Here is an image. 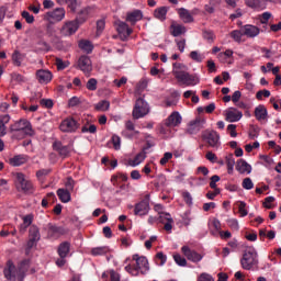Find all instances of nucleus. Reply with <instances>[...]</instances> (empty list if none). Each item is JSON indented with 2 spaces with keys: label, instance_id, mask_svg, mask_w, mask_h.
<instances>
[{
  "label": "nucleus",
  "instance_id": "f257e3e1",
  "mask_svg": "<svg viewBox=\"0 0 281 281\" xmlns=\"http://www.w3.org/2000/svg\"><path fill=\"white\" fill-rule=\"evenodd\" d=\"M30 269V259L22 260L18 268L14 266L12 261L7 262V267L4 268V277L10 281H23L25 280V273Z\"/></svg>",
  "mask_w": 281,
  "mask_h": 281
},
{
  "label": "nucleus",
  "instance_id": "f03ea898",
  "mask_svg": "<svg viewBox=\"0 0 281 281\" xmlns=\"http://www.w3.org/2000/svg\"><path fill=\"white\" fill-rule=\"evenodd\" d=\"M11 133H14V137L18 139H25V137H33L34 128H32V123L26 119H21L10 126Z\"/></svg>",
  "mask_w": 281,
  "mask_h": 281
},
{
  "label": "nucleus",
  "instance_id": "7ed1b4c3",
  "mask_svg": "<svg viewBox=\"0 0 281 281\" xmlns=\"http://www.w3.org/2000/svg\"><path fill=\"white\" fill-rule=\"evenodd\" d=\"M241 269L246 271H251L254 267L258 265V252L256 248L248 247L244 250L243 257L240 259Z\"/></svg>",
  "mask_w": 281,
  "mask_h": 281
},
{
  "label": "nucleus",
  "instance_id": "20e7f679",
  "mask_svg": "<svg viewBox=\"0 0 281 281\" xmlns=\"http://www.w3.org/2000/svg\"><path fill=\"white\" fill-rule=\"evenodd\" d=\"M15 188L24 194H34V184L32 181L25 179V175L21 172L15 173Z\"/></svg>",
  "mask_w": 281,
  "mask_h": 281
},
{
  "label": "nucleus",
  "instance_id": "39448f33",
  "mask_svg": "<svg viewBox=\"0 0 281 281\" xmlns=\"http://www.w3.org/2000/svg\"><path fill=\"white\" fill-rule=\"evenodd\" d=\"M150 112V108L148 106V102H146L143 98H138L134 105L132 115L135 120H140V117H146Z\"/></svg>",
  "mask_w": 281,
  "mask_h": 281
},
{
  "label": "nucleus",
  "instance_id": "423d86ee",
  "mask_svg": "<svg viewBox=\"0 0 281 281\" xmlns=\"http://www.w3.org/2000/svg\"><path fill=\"white\" fill-rule=\"evenodd\" d=\"M45 232H47V238H52L53 240H58L60 236H65L66 234H69V231L63 226H58L53 223L46 224L44 227Z\"/></svg>",
  "mask_w": 281,
  "mask_h": 281
},
{
  "label": "nucleus",
  "instance_id": "0eeeda50",
  "mask_svg": "<svg viewBox=\"0 0 281 281\" xmlns=\"http://www.w3.org/2000/svg\"><path fill=\"white\" fill-rule=\"evenodd\" d=\"M202 139L204 142H206V144L211 147V148H221V135L217 134L216 131H210L206 130L202 133Z\"/></svg>",
  "mask_w": 281,
  "mask_h": 281
},
{
  "label": "nucleus",
  "instance_id": "6e6552de",
  "mask_svg": "<svg viewBox=\"0 0 281 281\" xmlns=\"http://www.w3.org/2000/svg\"><path fill=\"white\" fill-rule=\"evenodd\" d=\"M75 67L82 71L85 76H91V71H93V64L91 63V58L87 55H81Z\"/></svg>",
  "mask_w": 281,
  "mask_h": 281
},
{
  "label": "nucleus",
  "instance_id": "1a4fd4ad",
  "mask_svg": "<svg viewBox=\"0 0 281 281\" xmlns=\"http://www.w3.org/2000/svg\"><path fill=\"white\" fill-rule=\"evenodd\" d=\"M53 150L58 153L59 157H61L63 159H67V157L71 155V150H74V144L70 143L68 145H63V142L55 140L53 143Z\"/></svg>",
  "mask_w": 281,
  "mask_h": 281
},
{
  "label": "nucleus",
  "instance_id": "9d476101",
  "mask_svg": "<svg viewBox=\"0 0 281 281\" xmlns=\"http://www.w3.org/2000/svg\"><path fill=\"white\" fill-rule=\"evenodd\" d=\"M79 128L80 123H78L74 117L65 119L59 125V131H61V133H76Z\"/></svg>",
  "mask_w": 281,
  "mask_h": 281
},
{
  "label": "nucleus",
  "instance_id": "9b49d317",
  "mask_svg": "<svg viewBox=\"0 0 281 281\" xmlns=\"http://www.w3.org/2000/svg\"><path fill=\"white\" fill-rule=\"evenodd\" d=\"M148 212H150V196L146 195L144 200L135 204L134 215L146 216Z\"/></svg>",
  "mask_w": 281,
  "mask_h": 281
},
{
  "label": "nucleus",
  "instance_id": "f8f14e48",
  "mask_svg": "<svg viewBox=\"0 0 281 281\" xmlns=\"http://www.w3.org/2000/svg\"><path fill=\"white\" fill-rule=\"evenodd\" d=\"M79 29L80 25L78 24V21L71 20L66 21L59 32L61 36H74V34H76Z\"/></svg>",
  "mask_w": 281,
  "mask_h": 281
},
{
  "label": "nucleus",
  "instance_id": "ddd939ff",
  "mask_svg": "<svg viewBox=\"0 0 281 281\" xmlns=\"http://www.w3.org/2000/svg\"><path fill=\"white\" fill-rule=\"evenodd\" d=\"M65 9L57 8L53 11H48L44 15V21H48V23H59V21H63V19H65Z\"/></svg>",
  "mask_w": 281,
  "mask_h": 281
},
{
  "label": "nucleus",
  "instance_id": "4468645a",
  "mask_svg": "<svg viewBox=\"0 0 281 281\" xmlns=\"http://www.w3.org/2000/svg\"><path fill=\"white\" fill-rule=\"evenodd\" d=\"M203 124H205V120L198 116L195 120L191 121L187 127V133L189 135H196L201 133L203 128Z\"/></svg>",
  "mask_w": 281,
  "mask_h": 281
},
{
  "label": "nucleus",
  "instance_id": "2eb2a0df",
  "mask_svg": "<svg viewBox=\"0 0 281 281\" xmlns=\"http://www.w3.org/2000/svg\"><path fill=\"white\" fill-rule=\"evenodd\" d=\"M132 259L135 260L136 268L140 270V273L143 276H146V273L150 271V266L146 257H139V255H133Z\"/></svg>",
  "mask_w": 281,
  "mask_h": 281
},
{
  "label": "nucleus",
  "instance_id": "dca6fc26",
  "mask_svg": "<svg viewBox=\"0 0 281 281\" xmlns=\"http://www.w3.org/2000/svg\"><path fill=\"white\" fill-rule=\"evenodd\" d=\"M181 251L191 262H201L203 260V255L190 249L188 246H183Z\"/></svg>",
  "mask_w": 281,
  "mask_h": 281
},
{
  "label": "nucleus",
  "instance_id": "f3484780",
  "mask_svg": "<svg viewBox=\"0 0 281 281\" xmlns=\"http://www.w3.org/2000/svg\"><path fill=\"white\" fill-rule=\"evenodd\" d=\"M53 78L54 75H52V71L47 69H40L36 71V79L40 85H49Z\"/></svg>",
  "mask_w": 281,
  "mask_h": 281
},
{
  "label": "nucleus",
  "instance_id": "a211bd4d",
  "mask_svg": "<svg viewBox=\"0 0 281 281\" xmlns=\"http://www.w3.org/2000/svg\"><path fill=\"white\" fill-rule=\"evenodd\" d=\"M176 78L178 79V82H182V85H187V87H194V85L199 82L196 77L190 75L186 70Z\"/></svg>",
  "mask_w": 281,
  "mask_h": 281
},
{
  "label": "nucleus",
  "instance_id": "6ab92c4d",
  "mask_svg": "<svg viewBox=\"0 0 281 281\" xmlns=\"http://www.w3.org/2000/svg\"><path fill=\"white\" fill-rule=\"evenodd\" d=\"M241 32L247 38H256L260 34V29L256 25L246 24L241 26Z\"/></svg>",
  "mask_w": 281,
  "mask_h": 281
},
{
  "label": "nucleus",
  "instance_id": "aec40b11",
  "mask_svg": "<svg viewBox=\"0 0 281 281\" xmlns=\"http://www.w3.org/2000/svg\"><path fill=\"white\" fill-rule=\"evenodd\" d=\"M159 223H162L165 232H172V224L175 223V220H172V216H170V213H161L158 217Z\"/></svg>",
  "mask_w": 281,
  "mask_h": 281
},
{
  "label": "nucleus",
  "instance_id": "412c9836",
  "mask_svg": "<svg viewBox=\"0 0 281 281\" xmlns=\"http://www.w3.org/2000/svg\"><path fill=\"white\" fill-rule=\"evenodd\" d=\"M235 168L239 175H251V165L245 159L237 160Z\"/></svg>",
  "mask_w": 281,
  "mask_h": 281
},
{
  "label": "nucleus",
  "instance_id": "4be33fe9",
  "mask_svg": "<svg viewBox=\"0 0 281 281\" xmlns=\"http://www.w3.org/2000/svg\"><path fill=\"white\" fill-rule=\"evenodd\" d=\"M225 117L227 122H240L243 120V112L236 108H231L226 111Z\"/></svg>",
  "mask_w": 281,
  "mask_h": 281
},
{
  "label": "nucleus",
  "instance_id": "5701e85b",
  "mask_svg": "<svg viewBox=\"0 0 281 281\" xmlns=\"http://www.w3.org/2000/svg\"><path fill=\"white\" fill-rule=\"evenodd\" d=\"M93 10H94V7H86L78 13L75 20L79 25H82V23L87 22V19H89V15L93 14Z\"/></svg>",
  "mask_w": 281,
  "mask_h": 281
},
{
  "label": "nucleus",
  "instance_id": "b1692460",
  "mask_svg": "<svg viewBox=\"0 0 281 281\" xmlns=\"http://www.w3.org/2000/svg\"><path fill=\"white\" fill-rule=\"evenodd\" d=\"M142 19H144V13L139 9H136L132 12H127L126 14V21L127 23H131V25H135V23L142 21Z\"/></svg>",
  "mask_w": 281,
  "mask_h": 281
},
{
  "label": "nucleus",
  "instance_id": "393cba45",
  "mask_svg": "<svg viewBox=\"0 0 281 281\" xmlns=\"http://www.w3.org/2000/svg\"><path fill=\"white\" fill-rule=\"evenodd\" d=\"M181 114H179V112H173L165 121V126H167V128H170L172 126H179V124H181Z\"/></svg>",
  "mask_w": 281,
  "mask_h": 281
},
{
  "label": "nucleus",
  "instance_id": "a878e982",
  "mask_svg": "<svg viewBox=\"0 0 281 281\" xmlns=\"http://www.w3.org/2000/svg\"><path fill=\"white\" fill-rule=\"evenodd\" d=\"M116 31L123 38H128L133 34V29L128 27V24L126 22H117L116 24Z\"/></svg>",
  "mask_w": 281,
  "mask_h": 281
},
{
  "label": "nucleus",
  "instance_id": "bb28decb",
  "mask_svg": "<svg viewBox=\"0 0 281 281\" xmlns=\"http://www.w3.org/2000/svg\"><path fill=\"white\" fill-rule=\"evenodd\" d=\"M177 12L181 21L184 23H194V16H192V13L188 9L180 8L177 10Z\"/></svg>",
  "mask_w": 281,
  "mask_h": 281
},
{
  "label": "nucleus",
  "instance_id": "cd10ccee",
  "mask_svg": "<svg viewBox=\"0 0 281 281\" xmlns=\"http://www.w3.org/2000/svg\"><path fill=\"white\" fill-rule=\"evenodd\" d=\"M71 251V244L69 241H63L57 248L59 258H67Z\"/></svg>",
  "mask_w": 281,
  "mask_h": 281
},
{
  "label": "nucleus",
  "instance_id": "c85d7f7f",
  "mask_svg": "<svg viewBox=\"0 0 281 281\" xmlns=\"http://www.w3.org/2000/svg\"><path fill=\"white\" fill-rule=\"evenodd\" d=\"M170 30L171 35H173L175 37L181 36L182 34H186L188 32V29H186L184 25L175 23L170 25Z\"/></svg>",
  "mask_w": 281,
  "mask_h": 281
},
{
  "label": "nucleus",
  "instance_id": "c756f323",
  "mask_svg": "<svg viewBox=\"0 0 281 281\" xmlns=\"http://www.w3.org/2000/svg\"><path fill=\"white\" fill-rule=\"evenodd\" d=\"M9 122V114L0 115V137H4V135H8V127H5V124H8Z\"/></svg>",
  "mask_w": 281,
  "mask_h": 281
},
{
  "label": "nucleus",
  "instance_id": "7c9ffc66",
  "mask_svg": "<svg viewBox=\"0 0 281 281\" xmlns=\"http://www.w3.org/2000/svg\"><path fill=\"white\" fill-rule=\"evenodd\" d=\"M57 196L61 203H69V201H71V191L66 189H58Z\"/></svg>",
  "mask_w": 281,
  "mask_h": 281
},
{
  "label": "nucleus",
  "instance_id": "2f4dec72",
  "mask_svg": "<svg viewBox=\"0 0 281 281\" xmlns=\"http://www.w3.org/2000/svg\"><path fill=\"white\" fill-rule=\"evenodd\" d=\"M267 108H265V105H258L255 109V117L256 120H258V122H262V120H267Z\"/></svg>",
  "mask_w": 281,
  "mask_h": 281
},
{
  "label": "nucleus",
  "instance_id": "473e14b6",
  "mask_svg": "<svg viewBox=\"0 0 281 281\" xmlns=\"http://www.w3.org/2000/svg\"><path fill=\"white\" fill-rule=\"evenodd\" d=\"M245 3L248 8H252V10H265L267 8L262 0H245Z\"/></svg>",
  "mask_w": 281,
  "mask_h": 281
},
{
  "label": "nucleus",
  "instance_id": "72a5a7b5",
  "mask_svg": "<svg viewBox=\"0 0 281 281\" xmlns=\"http://www.w3.org/2000/svg\"><path fill=\"white\" fill-rule=\"evenodd\" d=\"M11 166H23V164H27V156L26 155H16L13 158H10Z\"/></svg>",
  "mask_w": 281,
  "mask_h": 281
},
{
  "label": "nucleus",
  "instance_id": "f704fd0d",
  "mask_svg": "<svg viewBox=\"0 0 281 281\" xmlns=\"http://www.w3.org/2000/svg\"><path fill=\"white\" fill-rule=\"evenodd\" d=\"M144 159H146V151H140L134 157V159L128 160V166L135 168V166H139Z\"/></svg>",
  "mask_w": 281,
  "mask_h": 281
},
{
  "label": "nucleus",
  "instance_id": "c9c22d12",
  "mask_svg": "<svg viewBox=\"0 0 281 281\" xmlns=\"http://www.w3.org/2000/svg\"><path fill=\"white\" fill-rule=\"evenodd\" d=\"M227 172L228 175H234V166H236V160L234 159V154H228L225 157Z\"/></svg>",
  "mask_w": 281,
  "mask_h": 281
},
{
  "label": "nucleus",
  "instance_id": "e433bc0d",
  "mask_svg": "<svg viewBox=\"0 0 281 281\" xmlns=\"http://www.w3.org/2000/svg\"><path fill=\"white\" fill-rule=\"evenodd\" d=\"M187 67L182 63H173L172 64V74L175 78H178L186 71Z\"/></svg>",
  "mask_w": 281,
  "mask_h": 281
},
{
  "label": "nucleus",
  "instance_id": "4c0bfd02",
  "mask_svg": "<svg viewBox=\"0 0 281 281\" xmlns=\"http://www.w3.org/2000/svg\"><path fill=\"white\" fill-rule=\"evenodd\" d=\"M166 14H168V8L166 7H160L154 12V16L159 21H166Z\"/></svg>",
  "mask_w": 281,
  "mask_h": 281
},
{
  "label": "nucleus",
  "instance_id": "58836bf2",
  "mask_svg": "<svg viewBox=\"0 0 281 281\" xmlns=\"http://www.w3.org/2000/svg\"><path fill=\"white\" fill-rule=\"evenodd\" d=\"M29 238L33 240H41V231L36 225H32L29 229Z\"/></svg>",
  "mask_w": 281,
  "mask_h": 281
},
{
  "label": "nucleus",
  "instance_id": "ea45409f",
  "mask_svg": "<svg viewBox=\"0 0 281 281\" xmlns=\"http://www.w3.org/2000/svg\"><path fill=\"white\" fill-rule=\"evenodd\" d=\"M79 47L87 54H91V52H93V44H91V42L87 40H81L79 42Z\"/></svg>",
  "mask_w": 281,
  "mask_h": 281
},
{
  "label": "nucleus",
  "instance_id": "a19ab883",
  "mask_svg": "<svg viewBox=\"0 0 281 281\" xmlns=\"http://www.w3.org/2000/svg\"><path fill=\"white\" fill-rule=\"evenodd\" d=\"M243 26H240V30H234L231 32V38L235 41V43H240L243 41Z\"/></svg>",
  "mask_w": 281,
  "mask_h": 281
},
{
  "label": "nucleus",
  "instance_id": "79ce46f5",
  "mask_svg": "<svg viewBox=\"0 0 281 281\" xmlns=\"http://www.w3.org/2000/svg\"><path fill=\"white\" fill-rule=\"evenodd\" d=\"M156 265L164 267L168 260V257L164 252H157L155 256Z\"/></svg>",
  "mask_w": 281,
  "mask_h": 281
},
{
  "label": "nucleus",
  "instance_id": "37998d69",
  "mask_svg": "<svg viewBox=\"0 0 281 281\" xmlns=\"http://www.w3.org/2000/svg\"><path fill=\"white\" fill-rule=\"evenodd\" d=\"M57 3L60 5H65L66 3V5H68V8L74 12L78 5V0H57Z\"/></svg>",
  "mask_w": 281,
  "mask_h": 281
},
{
  "label": "nucleus",
  "instance_id": "c03bdc74",
  "mask_svg": "<svg viewBox=\"0 0 281 281\" xmlns=\"http://www.w3.org/2000/svg\"><path fill=\"white\" fill-rule=\"evenodd\" d=\"M248 135L250 139H256L260 135V127L258 125H250Z\"/></svg>",
  "mask_w": 281,
  "mask_h": 281
},
{
  "label": "nucleus",
  "instance_id": "a18cd8bd",
  "mask_svg": "<svg viewBox=\"0 0 281 281\" xmlns=\"http://www.w3.org/2000/svg\"><path fill=\"white\" fill-rule=\"evenodd\" d=\"M111 106V103L106 100H102L100 101L97 105H95V110L97 111H109V108Z\"/></svg>",
  "mask_w": 281,
  "mask_h": 281
},
{
  "label": "nucleus",
  "instance_id": "49530a36",
  "mask_svg": "<svg viewBox=\"0 0 281 281\" xmlns=\"http://www.w3.org/2000/svg\"><path fill=\"white\" fill-rule=\"evenodd\" d=\"M173 260L179 267H186L188 265V260L179 254L173 255Z\"/></svg>",
  "mask_w": 281,
  "mask_h": 281
},
{
  "label": "nucleus",
  "instance_id": "de8ad7c7",
  "mask_svg": "<svg viewBox=\"0 0 281 281\" xmlns=\"http://www.w3.org/2000/svg\"><path fill=\"white\" fill-rule=\"evenodd\" d=\"M104 27H106V21L104 19H100L97 21V36H100L102 32H104Z\"/></svg>",
  "mask_w": 281,
  "mask_h": 281
},
{
  "label": "nucleus",
  "instance_id": "09e8293b",
  "mask_svg": "<svg viewBox=\"0 0 281 281\" xmlns=\"http://www.w3.org/2000/svg\"><path fill=\"white\" fill-rule=\"evenodd\" d=\"M190 58L191 60H194V63H203L205 57L201 55L199 52L193 50L190 53Z\"/></svg>",
  "mask_w": 281,
  "mask_h": 281
},
{
  "label": "nucleus",
  "instance_id": "8fccbe9b",
  "mask_svg": "<svg viewBox=\"0 0 281 281\" xmlns=\"http://www.w3.org/2000/svg\"><path fill=\"white\" fill-rule=\"evenodd\" d=\"M202 36L204 41H207V43H214V38H216L212 31H203Z\"/></svg>",
  "mask_w": 281,
  "mask_h": 281
},
{
  "label": "nucleus",
  "instance_id": "3c124183",
  "mask_svg": "<svg viewBox=\"0 0 281 281\" xmlns=\"http://www.w3.org/2000/svg\"><path fill=\"white\" fill-rule=\"evenodd\" d=\"M109 251V248L106 247H97L91 249L92 256H104Z\"/></svg>",
  "mask_w": 281,
  "mask_h": 281
},
{
  "label": "nucleus",
  "instance_id": "603ef678",
  "mask_svg": "<svg viewBox=\"0 0 281 281\" xmlns=\"http://www.w3.org/2000/svg\"><path fill=\"white\" fill-rule=\"evenodd\" d=\"M86 87L88 91H95L98 89V80L95 78L89 79Z\"/></svg>",
  "mask_w": 281,
  "mask_h": 281
},
{
  "label": "nucleus",
  "instance_id": "864d4df0",
  "mask_svg": "<svg viewBox=\"0 0 281 281\" xmlns=\"http://www.w3.org/2000/svg\"><path fill=\"white\" fill-rule=\"evenodd\" d=\"M36 243H38V240L29 238L25 248L26 256H30V251H32V249L36 247Z\"/></svg>",
  "mask_w": 281,
  "mask_h": 281
},
{
  "label": "nucleus",
  "instance_id": "5fc2aeb1",
  "mask_svg": "<svg viewBox=\"0 0 281 281\" xmlns=\"http://www.w3.org/2000/svg\"><path fill=\"white\" fill-rule=\"evenodd\" d=\"M111 139L114 146V149L120 150V148L122 147V138L119 135H113Z\"/></svg>",
  "mask_w": 281,
  "mask_h": 281
},
{
  "label": "nucleus",
  "instance_id": "6e6d98bb",
  "mask_svg": "<svg viewBox=\"0 0 281 281\" xmlns=\"http://www.w3.org/2000/svg\"><path fill=\"white\" fill-rule=\"evenodd\" d=\"M37 45L40 46L38 47L40 52H49L52 49V46H49L48 43L45 42L44 40H40L37 42Z\"/></svg>",
  "mask_w": 281,
  "mask_h": 281
},
{
  "label": "nucleus",
  "instance_id": "4d7b16f0",
  "mask_svg": "<svg viewBox=\"0 0 281 281\" xmlns=\"http://www.w3.org/2000/svg\"><path fill=\"white\" fill-rule=\"evenodd\" d=\"M241 187L244 190H254V181H251V178H245L241 182Z\"/></svg>",
  "mask_w": 281,
  "mask_h": 281
},
{
  "label": "nucleus",
  "instance_id": "13d9d810",
  "mask_svg": "<svg viewBox=\"0 0 281 281\" xmlns=\"http://www.w3.org/2000/svg\"><path fill=\"white\" fill-rule=\"evenodd\" d=\"M65 186H66L65 190H68V192H74V188L76 187V181L74 180V178L69 177L67 178Z\"/></svg>",
  "mask_w": 281,
  "mask_h": 281
},
{
  "label": "nucleus",
  "instance_id": "bf43d9fd",
  "mask_svg": "<svg viewBox=\"0 0 281 281\" xmlns=\"http://www.w3.org/2000/svg\"><path fill=\"white\" fill-rule=\"evenodd\" d=\"M273 201H276V198L267 196L263 202V207H266V210H273Z\"/></svg>",
  "mask_w": 281,
  "mask_h": 281
},
{
  "label": "nucleus",
  "instance_id": "052dcab7",
  "mask_svg": "<svg viewBox=\"0 0 281 281\" xmlns=\"http://www.w3.org/2000/svg\"><path fill=\"white\" fill-rule=\"evenodd\" d=\"M12 60L14 63V65H16V67H21V53L19 50H14V53L12 54Z\"/></svg>",
  "mask_w": 281,
  "mask_h": 281
},
{
  "label": "nucleus",
  "instance_id": "680f3d73",
  "mask_svg": "<svg viewBox=\"0 0 281 281\" xmlns=\"http://www.w3.org/2000/svg\"><path fill=\"white\" fill-rule=\"evenodd\" d=\"M234 56V50L226 49L224 53L218 54L220 60H226V58H232Z\"/></svg>",
  "mask_w": 281,
  "mask_h": 281
},
{
  "label": "nucleus",
  "instance_id": "e2e57ef3",
  "mask_svg": "<svg viewBox=\"0 0 281 281\" xmlns=\"http://www.w3.org/2000/svg\"><path fill=\"white\" fill-rule=\"evenodd\" d=\"M227 225L228 227H231V229H234L235 232H238V229H240V226L238 225V220L231 218L227 221Z\"/></svg>",
  "mask_w": 281,
  "mask_h": 281
},
{
  "label": "nucleus",
  "instance_id": "0e129e2a",
  "mask_svg": "<svg viewBox=\"0 0 281 281\" xmlns=\"http://www.w3.org/2000/svg\"><path fill=\"white\" fill-rule=\"evenodd\" d=\"M22 19H24L26 21V23L32 24L34 23V15H32L30 12L27 11H23L22 12Z\"/></svg>",
  "mask_w": 281,
  "mask_h": 281
},
{
  "label": "nucleus",
  "instance_id": "69168bd1",
  "mask_svg": "<svg viewBox=\"0 0 281 281\" xmlns=\"http://www.w3.org/2000/svg\"><path fill=\"white\" fill-rule=\"evenodd\" d=\"M245 207H247V203L239 202V204H238V212H239L240 216H243V217L247 216V214H248V212H247V210Z\"/></svg>",
  "mask_w": 281,
  "mask_h": 281
},
{
  "label": "nucleus",
  "instance_id": "338daca9",
  "mask_svg": "<svg viewBox=\"0 0 281 281\" xmlns=\"http://www.w3.org/2000/svg\"><path fill=\"white\" fill-rule=\"evenodd\" d=\"M271 95V91L269 90H260L256 93L257 100H261V98H269Z\"/></svg>",
  "mask_w": 281,
  "mask_h": 281
},
{
  "label": "nucleus",
  "instance_id": "774afa93",
  "mask_svg": "<svg viewBox=\"0 0 281 281\" xmlns=\"http://www.w3.org/2000/svg\"><path fill=\"white\" fill-rule=\"evenodd\" d=\"M198 281H214V277H212L209 273L203 272L199 276Z\"/></svg>",
  "mask_w": 281,
  "mask_h": 281
}]
</instances>
